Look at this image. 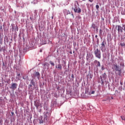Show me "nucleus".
Returning a JSON list of instances; mask_svg holds the SVG:
<instances>
[{"label": "nucleus", "mask_w": 125, "mask_h": 125, "mask_svg": "<svg viewBox=\"0 0 125 125\" xmlns=\"http://www.w3.org/2000/svg\"><path fill=\"white\" fill-rule=\"evenodd\" d=\"M77 4H78V5H79V3L78 2V1H77L74 4L72 9L74 10V12L76 13H81V12H82V9H81V8L78 6V5H77Z\"/></svg>", "instance_id": "obj_1"}, {"label": "nucleus", "mask_w": 125, "mask_h": 125, "mask_svg": "<svg viewBox=\"0 0 125 125\" xmlns=\"http://www.w3.org/2000/svg\"><path fill=\"white\" fill-rule=\"evenodd\" d=\"M94 54L97 58H98L99 59H101V51H100V50H99V49L97 48L95 50Z\"/></svg>", "instance_id": "obj_2"}, {"label": "nucleus", "mask_w": 125, "mask_h": 125, "mask_svg": "<svg viewBox=\"0 0 125 125\" xmlns=\"http://www.w3.org/2000/svg\"><path fill=\"white\" fill-rule=\"evenodd\" d=\"M105 44H106V41H103L101 44L102 52H105V51H106V47H105Z\"/></svg>", "instance_id": "obj_3"}, {"label": "nucleus", "mask_w": 125, "mask_h": 125, "mask_svg": "<svg viewBox=\"0 0 125 125\" xmlns=\"http://www.w3.org/2000/svg\"><path fill=\"white\" fill-rule=\"evenodd\" d=\"M117 31H118V34H120V33H123V27L121 26V25H117L116 26V28H117Z\"/></svg>", "instance_id": "obj_4"}, {"label": "nucleus", "mask_w": 125, "mask_h": 125, "mask_svg": "<svg viewBox=\"0 0 125 125\" xmlns=\"http://www.w3.org/2000/svg\"><path fill=\"white\" fill-rule=\"evenodd\" d=\"M11 89H13V90H15L16 88H17V83H13L11 84V86L10 87Z\"/></svg>", "instance_id": "obj_5"}, {"label": "nucleus", "mask_w": 125, "mask_h": 125, "mask_svg": "<svg viewBox=\"0 0 125 125\" xmlns=\"http://www.w3.org/2000/svg\"><path fill=\"white\" fill-rule=\"evenodd\" d=\"M112 69H115V71H118L119 72H121V69L119 66L117 65V64H114Z\"/></svg>", "instance_id": "obj_6"}, {"label": "nucleus", "mask_w": 125, "mask_h": 125, "mask_svg": "<svg viewBox=\"0 0 125 125\" xmlns=\"http://www.w3.org/2000/svg\"><path fill=\"white\" fill-rule=\"evenodd\" d=\"M50 117V113L47 112L45 113L44 115V119H46V120H47L48 118Z\"/></svg>", "instance_id": "obj_7"}, {"label": "nucleus", "mask_w": 125, "mask_h": 125, "mask_svg": "<svg viewBox=\"0 0 125 125\" xmlns=\"http://www.w3.org/2000/svg\"><path fill=\"white\" fill-rule=\"evenodd\" d=\"M95 65L96 67H101V64H100V62H98L97 60H95L94 62Z\"/></svg>", "instance_id": "obj_8"}, {"label": "nucleus", "mask_w": 125, "mask_h": 125, "mask_svg": "<svg viewBox=\"0 0 125 125\" xmlns=\"http://www.w3.org/2000/svg\"><path fill=\"white\" fill-rule=\"evenodd\" d=\"M56 68H58V69H59L60 70H62V65H61V64L59 63L58 65V67H57V66H56Z\"/></svg>", "instance_id": "obj_9"}, {"label": "nucleus", "mask_w": 125, "mask_h": 125, "mask_svg": "<svg viewBox=\"0 0 125 125\" xmlns=\"http://www.w3.org/2000/svg\"><path fill=\"white\" fill-rule=\"evenodd\" d=\"M31 84L33 85L34 86L36 85V83H35V82L34 81V80H31Z\"/></svg>", "instance_id": "obj_10"}, {"label": "nucleus", "mask_w": 125, "mask_h": 125, "mask_svg": "<svg viewBox=\"0 0 125 125\" xmlns=\"http://www.w3.org/2000/svg\"><path fill=\"white\" fill-rule=\"evenodd\" d=\"M35 77L39 78L40 77V73L39 72H37L35 73Z\"/></svg>", "instance_id": "obj_11"}, {"label": "nucleus", "mask_w": 125, "mask_h": 125, "mask_svg": "<svg viewBox=\"0 0 125 125\" xmlns=\"http://www.w3.org/2000/svg\"><path fill=\"white\" fill-rule=\"evenodd\" d=\"M49 66V64H48V63L47 62H45V63L43 64V66H44V67H45L46 66Z\"/></svg>", "instance_id": "obj_12"}, {"label": "nucleus", "mask_w": 125, "mask_h": 125, "mask_svg": "<svg viewBox=\"0 0 125 125\" xmlns=\"http://www.w3.org/2000/svg\"><path fill=\"white\" fill-rule=\"evenodd\" d=\"M0 44H2V39L1 37H0Z\"/></svg>", "instance_id": "obj_13"}, {"label": "nucleus", "mask_w": 125, "mask_h": 125, "mask_svg": "<svg viewBox=\"0 0 125 125\" xmlns=\"http://www.w3.org/2000/svg\"><path fill=\"white\" fill-rule=\"evenodd\" d=\"M3 30H2V26H1V24H0V32H2Z\"/></svg>", "instance_id": "obj_14"}, {"label": "nucleus", "mask_w": 125, "mask_h": 125, "mask_svg": "<svg viewBox=\"0 0 125 125\" xmlns=\"http://www.w3.org/2000/svg\"><path fill=\"white\" fill-rule=\"evenodd\" d=\"M49 63L51 65H52V66H54V63L53 62H52V61H50Z\"/></svg>", "instance_id": "obj_15"}, {"label": "nucleus", "mask_w": 125, "mask_h": 125, "mask_svg": "<svg viewBox=\"0 0 125 125\" xmlns=\"http://www.w3.org/2000/svg\"><path fill=\"white\" fill-rule=\"evenodd\" d=\"M18 79L20 80V73L17 74Z\"/></svg>", "instance_id": "obj_16"}, {"label": "nucleus", "mask_w": 125, "mask_h": 125, "mask_svg": "<svg viewBox=\"0 0 125 125\" xmlns=\"http://www.w3.org/2000/svg\"><path fill=\"white\" fill-rule=\"evenodd\" d=\"M102 33H103V31L102 29H100V35H102Z\"/></svg>", "instance_id": "obj_17"}, {"label": "nucleus", "mask_w": 125, "mask_h": 125, "mask_svg": "<svg viewBox=\"0 0 125 125\" xmlns=\"http://www.w3.org/2000/svg\"><path fill=\"white\" fill-rule=\"evenodd\" d=\"M121 118L122 120H123V121H125V116H121Z\"/></svg>", "instance_id": "obj_18"}, {"label": "nucleus", "mask_w": 125, "mask_h": 125, "mask_svg": "<svg viewBox=\"0 0 125 125\" xmlns=\"http://www.w3.org/2000/svg\"><path fill=\"white\" fill-rule=\"evenodd\" d=\"M92 28H93V29H95V28H96V26L95 25V24H93L92 26Z\"/></svg>", "instance_id": "obj_19"}, {"label": "nucleus", "mask_w": 125, "mask_h": 125, "mask_svg": "<svg viewBox=\"0 0 125 125\" xmlns=\"http://www.w3.org/2000/svg\"><path fill=\"white\" fill-rule=\"evenodd\" d=\"M124 32H125V24H123L122 26Z\"/></svg>", "instance_id": "obj_20"}, {"label": "nucleus", "mask_w": 125, "mask_h": 125, "mask_svg": "<svg viewBox=\"0 0 125 125\" xmlns=\"http://www.w3.org/2000/svg\"><path fill=\"white\" fill-rule=\"evenodd\" d=\"M96 9H97V10H98V9H99V5H96Z\"/></svg>", "instance_id": "obj_21"}, {"label": "nucleus", "mask_w": 125, "mask_h": 125, "mask_svg": "<svg viewBox=\"0 0 125 125\" xmlns=\"http://www.w3.org/2000/svg\"><path fill=\"white\" fill-rule=\"evenodd\" d=\"M15 30L17 31H18V30H19L18 26H16V28H15Z\"/></svg>", "instance_id": "obj_22"}, {"label": "nucleus", "mask_w": 125, "mask_h": 125, "mask_svg": "<svg viewBox=\"0 0 125 125\" xmlns=\"http://www.w3.org/2000/svg\"><path fill=\"white\" fill-rule=\"evenodd\" d=\"M32 86V84H29V85H28V88H29V89H31Z\"/></svg>", "instance_id": "obj_23"}, {"label": "nucleus", "mask_w": 125, "mask_h": 125, "mask_svg": "<svg viewBox=\"0 0 125 125\" xmlns=\"http://www.w3.org/2000/svg\"><path fill=\"white\" fill-rule=\"evenodd\" d=\"M121 46H125V43H121Z\"/></svg>", "instance_id": "obj_24"}, {"label": "nucleus", "mask_w": 125, "mask_h": 125, "mask_svg": "<svg viewBox=\"0 0 125 125\" xmlns=\"http://www.w3.org/2000/svg\"><path fill=\"white\" fill-rule=\"evenodd\" d=\"M94 93H95V91H92L90 93V94H94Z\"/></svg>", "instance_id": "obj_25"}, {"label": "nucleus", "mask_w": 125, "mask_h": 125, "mask_svg": "<svg viewBox=\"0 0 125 125\" xmlns=\"http://www.w3.org/2000/svg\"><path fill=\"white\" fill-rule=\"evenodd\" d=\"M0 124H2V119H1V118H0Z\"/></svg>", "instance_id": "obj_26"}, {"label": "nucleus", "mask_w": 125, "mask_h": 125, "mask_svg": "<svg viewBox=\"0 0 125 125\" xmlns=\"http://www.w3.org/2000/svg\"><path fill=\"white\" fill-rule=\"evenodd\" d=\"M14 29H15L14 26H12V32H13V31L14 30Z\"/></svg>", "instance_id": "obj_27"}, {"label": "nucleus", "mask_w": 125, "mask_h": 125, "mask_svg": "<svg viewBox=\"0 0 125 125\" xmlns=\"http://www.w3.org/2000/svg\"><path fill=\"white\" fill-rule=\"evenodd\" d=\"M71 78H72V79H74L75 78V76H74V74H72L71 75Z\"/></svg>", "instance_id": "obj_28"}, {"label": "nucleus", "mask_w": 125, "mask_h": 125, "mask_svg": "<svg viewBox=\"0 0 125 125\" xmlns=\"http://www.w3.org/2000/svg\"><path fill=\"white\" fill-rule=\"evenodd\" d=\"M90 2H93L94 0H88Z\"/></svg>", "instance_id": "obj_29"}, {"label": "nucleus", "mask_w": 125, "mask_h": 125, "mask_svg": "<svg viewBox=\"0 0 125 125\" xmlns=\"http://www.w3.org/2000/svg\"><path fill=\"white\" fill-rule=\"evenodd\" d=\"M71 15L72 18H74V14H71Z\"/></svg>", "instance_id": "obj_30"}, {"label": "nucleus", "mask_w": 125, "mask_h": 125, "mask_svg": "<svg viewBox=\"0 0 125 125\" xmlns=\"http://www.w3.org/2000/svg\"><path fill=\"white\" fill-rule=\"evenodd\" d=\"M106 74L105 73H104V78H106Z\"/></svg>", "instance_id": "obj_31"}, {"label": "nucleus", "mask_w": 125, "mask_h": 125, "mask_svg": "<svg viewBox=\"0 0 125 125\" xmlns=\"http://www.w3.org/2000/svg\"><path fill=\"white\" fill-rule=\"evenodd\" d=\"M103 83H104V82L103 81V80H102V84H103Z\"/></svg>", "instance_id": "obj_32"}, {"label": "nucleus", "mask_w": 125, "mask_h": 125, "mask_svg": "<svg viewBox=\"0 0 125 125\" xmlns=\"http://www.w3.org/2000/svg\"><path fill=\"white\" fill-rule=\"evenodd\" d=\"M39 105H39V104H35V106H36L37 107H39Z\"/></svg>", "instance_id": "obj_33"}, {"label": "nucleus", "mask_w": 125, "mask_h": 125, "mask_svg": "<svg viewBox=\"0 0 125 125\" xmlns=\"http://www.w3.org/2000/svg\"><path fill=\"white\" fill-rule=\"evenodd\" d=\"M95 38L96 39H97V38H98V36L97 35H95Z\"/></svg>", "instance_id": "obj_34"}, {"label": "nucleus", "mask_w": 125, "mask_h": 125, "mask_svg": "<svg viewBox=\"0 0 125 125\" xmlns=\"http://www.w3.org/2000/svg\"><path fill=\"white\" fill-rule=\"evenodd\" d=\"M40 52H42V50L41 49L40 50Z\"/></svg>", "instance_id": "obj_35"}, {"label": "nucleus", "mask_w": 125, "mask_h": 125, "mask_svg": "<svg viewBox=\"0 0 125 125\" xmlns=\"http://www.w3.org/2000/svg\"><path fill=\"white\" fill-rule=\"evenodd\" d=\"M104 68L103 67V66L102 67V70H104Z\"/></svg>", "instance_id": "obj_36"}, {"label": "nucleus", "mask_w": 125, "mask_h": 125, "mask_svg": "<svg viewBox=\"0 0 125 125\" xmlns=\"http://www.w3.org/2000/svg\"><path fill=\"white\" fill-rule=\"evenodd\" d=\"M2 49L1 48H0V51H1Z\"/></svg>", "instance_id": "obj_37"}, {"label": "nucleus", "mask_w": 125, "mask_h": 125, "mask_svg": "<svg viewBox=\"0 0 125 125\" xmlns=\"http://www.w3.org/2000/svg\"><path fill=\"white\" fill-rule=\"evenodd\" d=\"M83 1H85L86 0H82Z\"/></svg>", "instance_id": "obj_38"}, {"label": "nucleus", "mask_w": 125, "mask_h": 125, "mask_svg": "<svg viewBox=\"0 0 125 125\" xmlns=\"http://www.w3.org/2000/svg\"><path fill=\"white\" fill-rule=\"evenodd\" d=\"M68 12L69 14H70V11H68Z\"/></svg>", "instance_id": "obj_39"}, {"label": "nucleus", "mask_w": 125, "mask_h": 125, "mask_svg": "<svg viewBox=\"0 0 125 125\" xmlns=\"http://www.w3.org/2000/svg\"><path fill=\"white\" fill-rule=\"evenodd\" d=\"M65 11H66V10H64V13H65Z\"/></svg>", "instance_id": "obj_40"}, {"label": "nucleus", "mask_w": 125, "mask_h": 125, "mask_svg": "<svg viewBox=\"0 0 125 125\" xmlns=\"http://www.w3.org/2000/svg\"><path fill=\"white\" fill-rule=\"evenodd\" d=\"M40 124H42V123H41V122H40Z\"/></svg>", "instance_id": "obj_41"}, {"label": "nucleus", "mask_w": 125, "mask_h": 125, "mask_svg": "<svg viewBox=\"0 0 125 125\" xmlns=\"http://www.w3.org/2000/svg\"><path fill=\"white\" fill-rule=\"evenodd\" d=\"M3 27H4V24L3 25Z\"/></svg>", "instance_id": "obj_42"}]
</instances>
